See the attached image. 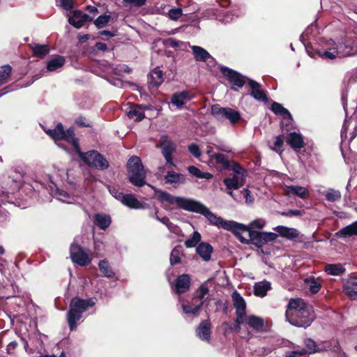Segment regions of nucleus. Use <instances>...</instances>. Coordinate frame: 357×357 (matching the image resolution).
Returning <instances> with one entry per match:
<instances>
[{
  "instance_id": "nucleus-1",
  "label": "nucleus",
  "mask_w": 357,
  "mask_h": 357,
  "mask_svg": "<svg viewBox=\"0 0 357 357\" xmlns=\"http://www.w3.org/2000/svg\"><path fill=\"white\" fill-rule=\"evenodd\" d=\"M46 133L55 141L64 140L71 144L79 157L89 167L98 170L107 169L109 165L107 160L97 151L82 152L78 139L75 137L74 129L64 130L61 123H58L54 129L45 130Z\"/></svg>"
},
{
  "instance_id": "nucleus-2",
  "label": "nucleus",
  "mask_w": 357,
  "mask_h": 357,
  "mask_svg": "<svg viewBox=\"0 0 357 357\" xmlns=\"http://www.w3.org/2000/svg\"><path fill=\"white\" fill-rule=\"evenodd\" d=\"M190 212L202 214L208 220L210 224L233 232L241 243L247 241L245 238L241 234V230L246 229V225L231 220H223L212 213L208 208L200 202L195 200Z\"/></svg>"
},
{
  "instance_id": "nucleus-3",
  "label": "nucleus",
  "mask_w": 357,
  "mask_h": 357,
  "mask_svg": "<svg viewBox=\"0 0 357 357\" xmlns=\"http://www.w3.org/2000/svg\"><path fill=\"white\" fill-rule=\"evenodd\" d=\"M95 305L93 298L82 299L78 297L73 298L70 303V310L67 318L70 331L75 330L77 321L82 318V313L89 307Z\"/></svg>"
},
{
  "instance_id": "nucleus-4",
  "label": "nucleus",
  "mask_w": 357,
  "mask_h": 357,
  "mask_svg": "<svg viewBox=\"0 0 357 357\" xmlns=\"http://www.w3.org/2000/svg\"><path fill=\"white\" fill-rule=\"evenodd\" d=\"M127 167L130 183L138 187L146 184V171L139 157L132 156L128 161Z\"/></svg>"
},
{
  "instance_id": "nucleus-5",
  "label": "nucleus",
  "mask_w": 357,
  "mask_h": 357,
  "mask_svg": "<svg viewBox=\"0 0 357 357\" xmlns=\"http://www.w3.org/2000/svg\"><path fill=\"white\" fill-rule=\"evenodd\" d=\"M328 46L324 50L318 52L322 59H334L352 55L351 48L343 43H335L333 40L328 43Z\"/></svg>"
},
{
  "instance_id": "nucleus-6",
  "label": "nucleus",
  "mask_w": 357,
  "mask_h": 357,
  "mask_svg": "<svg viewBox=\"0 0 357 357\" xmlns=\"http://www.w3.org/2000/svg\"><path fill=\"white\" fill-rule=\"evenodd\" d=\"M160 199L164 204L165 208L173 209L172 205L176 204L177 207L187 211H190L195 199L185 198L183 197H174L167 192H162L160 195Z\"/></svg>"
},
{
  "instance_id": "nucleus-7",
  "label": "nucleus",
  "mask_w": 357,
  "mask_h": 357,
  "mask_svg": "<svg viewBox=\"0 0 357 357\" xmlns=\"http://www.w3.org/2000/svg\"><path fill=\"white\" fill-rule=\"evenodd\" d=\"M246 229L241 230V233L243 231H248L249 234V238L244 243L248 244L251 242L259 248H261L264 244L274 241L278 238V235L273 232H259L255 230L250 229L246 226ZM242 235V234H241Z\"/></svg>"
},
{
  "instance_id": "nucleus-8",
  "label": "nucleus",
  "mask_w": 357,
  "mask_h": 357,
  "mask_svg": "<svg viewBox=\"0 0 357 357\" xmlns=\"http://www.w3.org/2000/svg\"><path fill=\"white\" fill-rule=\"evenodd\" d=\"M314 318L313 308L310 307L301 311L297 314V316H294L287 321L292 326L306 328L312 324Z\"/></svg>"
},
{
  "instance_id": "nucleus-9",
  "label": "nucleus",
  "mask_w": 357,
  "mask_h": 357,
  "mask_svg": "<svg viewBox=\"0 0 357 357\" xmlns=\"http://www.w3.org/2000/svg\"><path fill=\"white\" fill-rule=\"evenodd\" d=\"M70 255L73 262L81 266H87L91 261L88 254L80 245H77L75 242L70 245Z\"/></svg>"
},
{
  "instance_id": "nucleus-10",
  "label": "nucleus",
  "mask_w": 357,
  "mask_h": 357,
  "mask_svg": "<svg viewBox=\"0 0 357 357\" xmlns=\"http://www.w3.org/2000/svg\"><path fill=\"white\" fill-rule=\"evenodd\" d=\"M231 298L234 307L236 310V319L235 321L238 325L242 324L245 322V317L246 314L245 301L237 291L232 293Z\"/></svg>"
},
{
  "instance_id": "nucleus-11",
  "label": "nucleus",
  "mask_w": 357,
  "mask_h": 357,
  "mask_svg": "<svg viewBox=\"0 0 357 357\" xmlns=\"http://www.w3.org/2000/svg\"><path fill=\"white\" fill-rule=\"evenodd\" d=\"M312 307L310 305L306 303L301 298H291L288 303L287 306L285 317L286 320L294 317L297 316V314L301 312V311L305 310V309H309Z\"/></svg>"
},
{
  "instance_id": "nucleus-12",
  "label": "nucleus",
  "mask_w": 357,
  "mask_h": 357,
  "mask_svg": "<svg viewBox=\"0 0 357 357\" xmlns=\"http://www.w3.org/2000/svg\"><path fill=\"white\" fill-rule=\"evenodd\" d=\"M160 148L162 149V154L167 162L172 166H175L173 162L172 155L175 151L176 146L173 142L167 135H162L160 139Z\"/></svg>"
},
{
  "instance_id": "nucleus-13",
  "label": "nucleus",
  "mask_w": 357,
  "mask_h": 357,
  "mask_svg": "<svg viewBox=\"0 0 357 357\" xmlns=\"http://www.w3.org/2000/svg\"><path fill=\"white\" fill-rule=\"evenodd\" d=\"M191 278L188 274H182L177 277L174 287V291L180 295L187 292L190 287Z\"/></svg>"
},
{
  "instance_id": "nucleus-14",
  "label": "nucleus",
  "mask_w": 357,
  "mask_h": 357,
  "mask_svg": "<svg viewBox=\"0 0 357 357\" xmlns=\"http://www.w3.org/2000/svg\"><path fill=\"white\" fill-rule=\"evenodd\" d=\"M88 21H93V18L78 10H75L68 19V22L77 29L82 27Z\"/></svg>"
},
{
  "instance_id": "nucleus-15",
  "label": "nucleus",
  "mask_w": 357,
  "mask_h": 357,
  "mask_svg": "<svg viewBox=\"0 0 357 357\" xmlns=\"http://www.w3.org/2000/svg\"><path fill=\"white\" fill-rule=\"evenodd\" d=\"M220 70L224 76H225L233 85L238 87H242L244 85V78L237 72L227 67H222Z\"/></svg>"
},
{
  "instance_id": "nucleus-16",
  "label": "nucleus",
  "mask_w": 357,
  "mask_h": 357,
  "mask_svg": "<svg viewBox=\"0 0 357 357\" xmlns=\"http://www.w3.org/2000/svg\"><path fill=\"white\" fill-rule=\"evenodd\" d=\"M284 194L288 197L297 196L303 199L310 196L309 191L305 187L294 185H286Z\"/></svg>"
},
{
  "instance_id": "nucleus-17",
  "label": "nucleus",
  "mask_w": 357,
  "mask_h": 357,
  "mask_svg": "<svg viewBox=\"0 0 357 357\" xmlns=\"http://www.w3.org/2000/svg\"><path fill=\"white\" fill-rule=\"evenodd\" d=\"M246 175L233 174L232 177L225 178L223 183L227 190H237L245 183Z\"/></svg>"
},
{
  "instance_id": "nucleus-18",
  "label": "nucleus",
  "mask_w": 357,
  "mask_h": 357,
  "mask_svg": "<svg viewBox=\"0 0 357 357\" xmlns=\"http://www.w3.org/2000/svg\"><path fill=\"white\" fill-rule=\"evenodd\" d=\"M211 324L209 320L202 321L196 330L197 336L203 341L209 342L211 340Z\"/></svg>"
},
{
  "instance_id": "nucleus-19",
  "label": "nucleus",
  "mask_w": 357,
  "mask_h": 357,
  "mask_svg": "<svg viewBox=\"0 0 357 357\" xmlns=\"http://www.w3.org/2000/svg\"><path fill=\"white\" fill-rule=\"evenodd\" d=\"M164 179L165 183L172 185L174 188H177L185 182V176L174 171H168Z\"/></svg>"
},
{
  "instance_id": "nucleus-20",
  "label": "nucleus",
  "mask_w": 357,
  "mask_h": 357,
  "mask_svg": "<svg viewBox=\"0 0 357 357\" xmlns=\"http://www.w3.org/2000/svg\"><path fill=\"white\" fill-rule=\"evenodd\" d=\"M192 99V96L188 91H183L175 93L171 98V102L177 108H182L183 106Z\"/></svg>"
},
{
  "instance_id": "nucleus-21",
  "label": "nucleus",
  "mask_w": 357,
  "mask_h": 357,
  "mask_svg": "<svg viewBox=\"0 0 357 357\" xmlns=\"http://www.w3.org/2000/svg\"><path fill=\"white\" fill-rule=\"evenodd\" d=\"M287 143L294 150L301 149L305 146L303 137L296 132H292L288 135Z\"/></svg>"
},
{
  "instance_id": "nucleus-22",
  "label": "nucleus",
  "mask_w": 357,
  "mask_h": 357,
  "mask_svg": "<svg viewBox=\"0 0 357 357\" xmlns=\"http://www.w3.org/2000/svg\"><path fill=\"white\" fill-rule=\"evenodd\" d=\"M248 84L251 89L252 96L259 101H266V94L265 91L261 89L260 84L252 79H248Z\"/></svg>"
},
{
  "instance_id": "nucleus-23",
  "label": "nucleus",
  "mask_w": 357,
  "mask_h": 357,
  "mask_svg": "<svg viewBox=\"0 0 357 357\" xmlns=\"http://www.w3.org/2000/svg\"><path fill=\"white\" fill-rule=\"evenodd\" d=\"M149 107L146 105H135L130 106L126 113L130 119H135V121H141L144 118L143 109H148Z\"/></svg>"
},
{
  "instance_id": "nucleus-24",
  "label": "nucleus",
  "mask_w": 357,
  "mask_h": 357,
  "mask_svg": "<svg viewBox=\"0 0 357 357\" xmlns=\"http://www.w3.org/2000/svg\"><path fill=\"white\" fill-rule=\"evenodd\" d=\"M274 229L282 237L292 240L296 238L299 232L297 229L291 227H287L285 226H277Z\"/></svg>"
},
{
  "instance_id": "nucleus-25",
  "label": "nucleus",
  "mask_w": 357,
  "mask_h": 357,
  "mask_svg": "<svg viewBox=\"0 0 357 357\" xmlns=\"http://www.w3.org/2000/svg\"><path fill=\"white\" fill-rule=\"evenodd\" d=\"M196 251L204 261H208L211 259L213 247L209 243H201L197 247Z\"/></svg>"
},
{
  "instance_id": "nucleus-26",
  "label": "nucleus",
  "mask_w": 357,
  "mask_h": 357,
  "mask_svg": "<svg viewBox=\"0 0 357 357\" xmlns=\"http://www.w3.org/2000/svg\"><path fill=\"white\" fill-rule=\"evenodd\" d=\"M121 202L130 208L139 209L143 208V204L132 194L123 195Z\"/></svg>"
},
{
  "instance_id": "nucleus-27",
  "label": "nucleus",
  "mask_w": 357,
  "mask_h": 357,
  "mask_svg": "<svg viewBox=\"0 0 357 357\" xmlns=\"http://www.w3.org/2000/svg\"><path fill=\"white\" fill-rule=\"evenodd\" d=\"M344 292L350 297L357 296V278L351 277L349 278L344 285Z\"/></svg>"
},
{
  "instance_id": "nucleus-28",
  "label": "nucleus",
  "mask_w": 357,
  "mask_h": 357,
  "mask_svg": "<svg viewBox=\"0 0 357 357\" xmlns=\"http://www.w3.org/2000/svg\"><path fill=\"white\" fill-rule=\"evenodd\" d=\"M149 84L158 87L163 82V73L159 69H154L149 75Z\"/></svg>"
},
{
  "instance_id": "nucleus-29",
  "label": "nucleus",
  "mask_w": 357,
  "mask_h": 357,
  "mask_svg": "<svg viewBox=\"0 0 357 357\" xmlns=\"http://www.w3.org/2000/svg\"><path fill=\"white\" fill-rule=\"evenodd\" d=\"M195 59L197 61H206L208 59L212 58L210 54L204 48L199 46H191Z\"/></svg>"
},
{
  "instance_id": "nucleus-30",
  "label": "nucleus",
  "mask_w": 357,
  "mask_h": 357,
  "mask_svg": "<svg viewBox=\"0 0 357 357\" xmlns=\"http://www.w3.org/2000/svg\"><path fill=\"white\" fill-rule=\"evenodd\" d=\"M271 289V284L268 281L257 282L254 285V293L259 297H264L267 291Z\"/></svg>"
},
{
  "instance_id": "nucleus-31",
  "label": "nucleus",
  "mask_w": 357,
  "mask_h": 357,
  "mask_svg": "<svg viewBox=\"0 0 357 357\" xmlns=\"http://www.w3.org/2000/svg\"><path fill=\"white\" fill-rule=\"evenodd\" d=\"M248 326L257 332L262 331L264 328V319L259 317L251 315L248 317Z\"/></svg>"
},
{
  "instance_id": "nucleus-32",
  "label": "nucleus",
  "mask_w": 357,
  "mask_h": 357,
  "mask_svg": "<svg viewBox=\"0 0 357 357\" xmlns=\"http://www.w3.org/2000/svg\"><path fill=\"white\" fill-rule=\"evenodd\" d=\"M95 224L101 229H106L111 224L109 215L97 213L94 215Z\"/></svg>"
},
{
  "instance_id": "nucleus-33",
  "label": "nucleus",
  "mask_w": 357,
  "mask_h": 357,
  "mask_svg": "<svg viewBox=\"0 0 357 357\" xmlns=\"http://www.w3.org/2000/svg\"><path fill=\"white\" fill-rule=\"evenodd\" d=\"M356 235H357V220L355 222L342 228L337 233V236L341 238H346Z\"/></svg>"
},
{
  "instance_id": "nucleus-34",
  "label": "nucleus",
  "mask_w": 357,
  "mask_h": 357,
  "mask_svg": "<svg viewBox=\"0 0 357 357\" xmlns=\"http://www.w3.org/2000/svg\"><path fill=\"white\" fill-rule=\"evenodd\" d=\"M65 63V59L62 56H56L51 59L47 63V69L48 71H54L61 68Z\"/></svg>"
},
{
  "instance_id": "nucleus-35",
  "label": "nucleus",
  "mask_w": 357,
  "mask_h": 357,
  "mask_svg": "<svg viewBox=\"0 0 357 357\" xmlns=\"http://www.w3.org/2000/svg\"><path fill=\"white\" fill-rule=\"evenodd\" d=\"M33 50V55L38 57H44L50 52V48L46 45H40L38 43H32L30 45Z\"/></svg>"
},
{
  "instance_id": "nucleus-36",
  "label": "nucleus",
  "mask_w": 357,
  "mask_h": 357,
  "mask_svg": "<svg viewBox=\"0 0 357 357\" xmlns=\"http://www.w3.org/2000/svg\"><path fill=\"white\" fill-rule=\"evenodd\" d=\"M325 271L331 275H340L345 271V268L340 264H331L325 266Z\"/></svg>"
},
{
  "instance_id": "nucleus-37",
  "label": "nucleus",
  "mask_w": 357,
  "mask_h": 357,
  "mask_svg": "<svg viewBox=\"0 0 357 357\" xmlns=\"http://www.w3.org/2000/svg\"><path fill=\"white\" fill-rule=\"evenodd\" d=\"M241 119L240 113L230 107H226L225 112L224 121L227 119L231 124H236Z\"/></svg>"
},
{
  "instance_id": "nucleus-38",
  "label": "nucleus",
  "mask_w": 357,
  "mask_h": 357,
  "mask_svg": "<svg viewBox=\"0 0 357 357\" xmlns=\"http://www.w3.org/2000/svg\"><path fill=\"white\" fill-rule=\"evenodd\" d=\"M271 110L277 115H281L283 117H287L289 119H292L289 112L278 102H274L272 104Z\"/></svg>"
},
{
  "instance_id": "nucleus-39",
  "label": "nucleus",
  "mask_w": 357,
  "mask_h": 357,
  "mask_svg": "<svg viewBox=\"0 0 357 357\" xmlns=\"http://www.w3.org/2000/svg\"><path fill=\"white\" fill-rule=\"evenodd\" d=\"M98 267L100 272L103 274L104 276L107 278H113L114 276V273L110 267L109 263L106 260H101L98 264Z\"/></svg>"
},
{
  "instance_id": "nucleus-40",
  "label": "nucleus",
  "mask_w": 357,
  "mask_h": 357,
  "mask_svg": "<svg viewBox=\"0 0 357 357\" xmlns=\"http://www.w3.org/2000/svg\"><path fill=\"white\" fill-rule=\"evenodd\" d=\"M211 112L215 119L219 121H223L226 107H222L219 105H213L211 107Z\"/></svg>"
},
{
  "instance_id": "nucleus-41",
  "label": "nucleus",
  "mask_w": 357,
  "mask_h": 357,
  "mask_svg": "<svg viewBox=\"0 0 357 357\" xmlns=\"http://www.w3.org/2000/svg\"><path fill=\"white\" fill-rule=\"evenodd\" d=\"M12 72V68L10 65H5L0 68V84H3L8 81Z\"/></svg>"
},
{
  "instance_id": "nucleus-42",
  "label": "nucleus",
  "mask_w": 357,
  "mask_h": 357,
  "mask_svg": "<svg viewBox=\"0 0 357 357\" xmlns=\"http://www.w3.org/2000/svg\"><path fill=\"white\" fill-rule=\"evenodd\" d=\"M55 195L59 201L64 203L71 204L74 200L72 196L63 190L57 189Z\"/></svg>"
},
{
  "instance_id": "nucleus-43",
  "label": "nucleus",
  "mask_w": 357,
  "mask_h": 357,
  "mask_svg": "<svg viewBox=\"0 0 357 357\" xmlns=\"http://www.w3.org/2000/svg\"><path fill=\"white\" fill-rule=\"evenodd\" d=\"M201 241V234L195 231L192 236L185 241V245L187 248H193Z\"/></svg>"
},
{
  "instance_id": "nucleus-44",
  "label": "nucleus",
  "mask_w": 357,
  "mask_h": 357,
  "mask_svg": "<svg viewBox=\"0 0 357 357\" xmlns=\"http://www.w3.org/2000/svg\"><path fill=\"white\" fill-rule=\"evenodd\" d=\"M325 196L328 201L334 202L340 199L341 193L339 190L331 188L325 192Z\"/></svg>"
},
{
  "instance_id": "nucleus-45",
  "label": "nucleus",
  "mask_w": 357,
  "mask_h": 357,
  "mask_svg": "<svg viewBox=\"0 0 357 357\" xmlns=\"http://www.w3.org/2000/svg\"><path fill=\"white\" fill-rule=\"evenodd\" d=\"M213 159L218 164L222 165L224 169H229L230 167V163L227 157L221 153L213 154Z\"/></svg>"
},
{
  "instance_id": "nucleus-46",
  "label": "nucleus",
  "mask_w": 357,
  "mask_h": 357,
  "mask_svg": "<svg viewBox=\"0 0 357 357\" xmlns=\"http://www.w3.org/2000/svg\"><path fill=\"white\" fill-rule=\"evenodd\" d=\"M110 19L109 15H101L94 20L93 23L98 29H101L107 24Z\"/></svg>"
},
{
  "instance_id": "nucleus-47",
  "label": "nucleus",
  "mask_w": 357,
  "mask_h": 357,
  "mask_svg": "<svg viewBox=\"0 0 357 357\" xmlns=\"http://www.w3.org/2000/svg\"><path fill=\"white\" fill-rule=\"evenodd\" d=\"M183 312L185 314H196L202 307V302L198 303L192 307L191 305L182 304L181 305Z\"/></svg>"
},
{
  "instance_id": "nucleus-48",
  "label": "nucleus",
  "mask_w": 357,
  "mask_h": 357,
  "mask_svg": "<svg viewBox=\"0 0 357 357\" xmlns=\"http://www.w3.org/2000/svg\"><path fill=\"white\" fill-rule=\"evenodd\" d=\"M181 255V247L174 248L171 252L170 255V263L172 265H174L178 264L181 261L180 259Z\"/></svg>"
},
{
  "instance_id": "nucleus-49",
  "label": "nucleus",
  "mask_w": 357,
  "mask_h": 357,
  "mask_svg": "<svg viewBox=\"0 0 357 357\" xmlns=\"http://www.w3.org/2000/svg\"><path fill=\"white\" fill-rule=\"evenodd\" d=\"M304 343L306 347L305 349L307 350V354H312L320 351L319 349H317L316 342L312 339L307 338L305 340Z\"/></svg>"
},
{
  "instance_id": "nucleus-50",
  "label": "nucleus",
  "mask_w": 357,
  "mask_h": 357,
  "mask_svg": "<svg viewBox=\"0 0 357 357\" xmlns=\"http://www.w3.org/2000/svg\"><path fill=\"white\" fill-rule=\"evenodd\" d=\"M284 144V136L283 135H278L275 137V140L274 142V147H271V149L276 151L278 153H281L282 152V146Z\"/></svg>"
},
{
  "instance_id": "nucleus-51",
  "label": "nucleus",
  "mask_w": 357,
  "mask_h": 357,
  "mask_svg": "<svg viewBox=\"0 0 357 357\" xmlns=\"http://www.w3.org/2000/svg\"><path fill=\"white\" fill-rule=\"evenodd\" d=\"M146 0H123L122 3L124 6L129 7H141L146 3Z\"/></svg>"
},
{
  "instance_id": "nucleus-52",
  "label": "nucleus",
  "mask_w": 357,
  "mask_h": 357,
  "mask_svg": "<svg viewBox=\"0 0 357 357\" xmlns=\"http://www.w3.org/2000/svg\"><path fill=\"white\" fill-rule=\"evenodd\" d=\"M265 225L266 220L262 218H259L252 221L248 227L250 229L254 230V229H262Z\"/></svg>"
},
{
  "instance_id": "nucleus-53",
  "label": "nucleus",
  "mask_w": 357,
  "mask_h": 357,
  "mask_svg": "<svg viewBox=\"0 0 357 357\" xmlns=\"http://www.w3.org/2000/svg\"><path fill=\"white\" fill-rule=\"evenodd\" d=\"M56 3L64 10H69L73 8V0H56Z\"/></svg>"
},
{
  "instance_id": "nucleus-54",
  "label": "nucleus",
  "mask_w": 357,
  "mask_h": 357,
  "mask_svg": "<svg viewBox=\"0 0 357 357\" xmlns=\"http://www.w3.org/2000/svg\"><path fill=\"white\" fill-rule=\"evenodd\" d=\"M307 354V350L305 349V348L293 350V351H289L287 352V357H298L303 355H305Z\"/></svg>"
},
{
  "instance_id": "nucleus-55",
  "label": "nucleus",
  "mask_w": 357,
  "mask_h": 357,
  "mask_svg": "<svg viewBox=\"0 0 357 357\" xmlns=\"http://www.w3.org/2000/svg\"><path fill=\"white\" fill-rule=\"evenodd\" d=\"M234 174L236 175H246V171L241 167L240 165L236 162H233L230 166Z\"/></svg>"
},
{
  "instance_id": "nucleus-56",
  "label": "nucleus",
  "mask_w": 357,
  "mask_h": 357,
  "mask_svg": "<svg viewBox=\"0 0 357 357\" xmlns=\"http://www.w3.org/2000/svg\"><path fill=\"white\" fill-rule=\"evenodd\" d=\"M182 15V10L181 8H172L169 10L168 15L170 19L176 20Z\"/></svg>"
},
{
  "instance_id": "nucleus-57",
  "label": "nucleus",
  "mask_w": 357,
  "mask_h": 357,
  "mask_svg": "<svg viewBox=\"0 0 357 357\" xmlns=\"http://www.w3.org/2000/svg\"><path fill=\"white\" fill-rule=\"evenodd\" d=\"M309 289L312 294H316L320 290L321 284L314 279H312L309 281Z\"/></svg>"
},
{
  "instance_id": "nucleus-58",
  "label": "nucleus",
  "mask_w": 357,
  "mask_h": 357,
  "mask_svg": "<svg viewBox=\"0 0 357 357\" xmlns=\"http://www.w3.org/2000/svg\"><path fill=\"white\" fill-rule=\"evenodd\" d=\"M188 151L195 158H199L201 156V151L199 146L195 144H192L188 146Z\"/></svg>"
},
{
  "instance_id": "nucleus-59",
  "label": "nucleus",
  "mask_w": 357,
  "mask_h": 357,
  "mask_svg": "<svg viewBox=\"0 0 357 357\" xmlns=\"http://www.w3.org/2000/svg\"><path fill=\"white\" fill-rule=\"evenodd\" d=\"M188 172L197 178H201L202 172H201L197 167L195 166H190L188 167Z\"/></svg>"
},
{
  "instance_id": "nucleus-60",
  "label": "nucleus",
  "mask_w": 357,
  "mask_h": 357,
  "mask_svg": "<svg viewBox=\"0 0 357 357\" xmlns=\"http://www.w3.org/2000/svg\"><path fill=\"white\" fill-rule=\"evenodd\" d=\"M167 227L168 228V229H169L172 233H174V234H176V235H179V234H180V233L181 232V229H180L178 226H176V225H174V224H173L172 222H171L168 224V225L167 226Z\"/></svg>"
},
{
  "instance_id": "nucleus-61",
  "label": "nucleus",
  "mask_w": 357,
  "mask_h": 357,
  "mask_svg": "<svg viewBox=\"0 0 357 357\" xmlns=\"http://www.w3.org/2000/svg\"><path fill=\"white\" fill-rule=\"evenodd\" d=\"M243 192H245V202L248 204H252L255 199L251 192L248 189H244Z\"/></svg>"
},
{
  "instance_id": "nucleus-62",
  "label": "nucleus",
  "mask_w": 357,
  "mask_h": 357,
  "mask_svg": "<svg viewBox=\"0 0 357 357\" xmlns=\"http://www.w3.org/2000/svg\"><path fill=\"white\" fill-rule=\"evenodd\" d=\"M75 123L80 127H89L90 123L86 120L84 117L79 116L75 120Z\"/></svg>"
},
{
  "instance_id": "nucleus-63",
  "label": "nucleus",
  "mask_w": 357,
  "mask_h": 357,
  "mask_svg": "<svg viewBox=\"0 0 357 357\" xmlns=\"http://www.w3.org/2000/svg\"><path fill=\"white\" fill-rule=\"evenodd\" d=\"M109 192L114 197H115L116 199H119L120 201L121 200V199L124 195L121 192H119V190H117L116 188L110 189Z\"/></svg>"
},
{
  "instance_id": "nucleus-64",
  "label": "nucleus",
  "mask_w": 357,
  "mask_h": 357,
  "mask_svg": "<svg viewBox=\"0 0 357 357\" xmlns=\"http://www.w3.org/2000/svg\"><path fill=\"white\" fill-rule=\"evenodd\" d=\"M215 147L217 149L221 151L227 152V153H231V149L226 144H220L218 145H215Z\"/></svg>"
}]
</instances>
